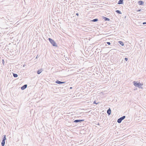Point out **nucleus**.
I'll use <instances>...</instances> for the list:
<instances>
[{"label": "nucleus", "instance_id": "f257e3e1", "mask_svg": "<svg viewBox=\"0 0 146 146\" xmlns=\"http://www.w3.org/2000/svg\"><path fill=\"white\" fill-rule=\"evenodd\" d=\"M133 84L135 86L139 88H143L142 87H141V86L143 85V83H141L140 82H138L137 81H134L133 82Z\"/></svg>", "mask_w": 146, "mask_h": 146}, {"label": "nucleus", "instance_id": "f03ea898", "mask_svg": "<svg viewBox=\"0 0 146 146\" xmlns=\"http://www.w3.org/2000/svg\"><path fill=\"white\" fill-rule=\"evenodd\" d=\"M48 39L53 46L55 47H57V46L56 43L54 40L50 38H49Z\"/></svg>", "mask_w": 146, "mask_h": 146}, {"label": "nucleus", "instance_id": "7ed1b4c3", "mask_svg": "<svg viewBox=\"0 0 146 146\" xmlns=\"http://www.w3.org/2000/svg\"><path fill=\"white\" fill-rule=\"evenodd\" d=\"M125 117V116H123L122 117H120L117 120V122L118 123H120L124 119Z\"/></svg>", "mask_w": 146, "mask_h": 146}, {"label": "nucleus", "instance_id": "20e7f679", "mask_svg": "<svg viewBox=\"0 0 146 146\" xmlns=\"http://www.w3.org/2000/svg\"><path fill=\"white\" fill-rule=\"evenodd\" d=\"M65 82H61L58 80H57L55 82L56 83L59 84H64Z\"/></svg>", "mask_w": 146, "mask_h": 146}, {"label": "nucleus", "instance_id": "39448f33", "mask_svg": "<svg viewBox=\"0 0 146 146\" xmlns=\"http://www.w3.org/2000/svg\"><path fill=\"white\" fill-rule=\"evenodd\" d=\"M84 119H76L74 120L73 122L74 123H78L81 121H84Z\"/></svg>", "mask_w": 146, "mask_h": 146}, {"label": "nucleus", "instance_id": "423d86ee", "mask_svg": "<svg viewBox=\"0 0 146 146\" xmlns=\"http://www.w3.org/2000/svg\"><path fill=\"white\" fill-rule=\"evenodd\" d=\"M27 84H25L21 87V89L22 90H25V89H26L27 88Z\"/></svg>", "mask_w": 146, "mask_h": 146}, {"label": "nucleus", "instance_id": "0eeeda50", "mask_svg": "<svg viewBox=\"0 0 146 146\" xmlns=\"http://www.w3.org/2000/svg\"><path fill=\"white\" fill-rule=\"evenodd\" d=\"M111 111V110L110 108H109L108 110L107 111V113L108 115H110Z\"/></svg>", "mask_w": 146, "mask_h": 146}, {"label": "nucleus", "instance_id": "6e6552de", "mask_svg": "<svg viewBox=\"0 0 146 146\" xmlns=\"http://www.w3.org/2000/svg\"><path fill=\"white\" fill-rule=\"evenodd\" d=\"M123 0H119L118 1L117 4H122L123 3Z\"/></svg>", "mask_w": 146, "mask_h": 146}, {"label": "nucleus", "instance_id": "1a4fd4ad", "mask_svg": "<svg viewBox=\"0 0 146 146\" xmlns=\"http://www.w3.org/2000/svg\"><path fill=\"white\" fill-rule=\"evenodd\" d=\"M103 19L105 21H109L110 20V19L104 17H103Z\"/></svg>", "mask_w": 146, "mask_h": 146}, {"label": "nucleus", "instance_id": "9d476101", "mask_svg": "<svg viewBox=\"0 0 146 146\" xmlns=\"http://www.w3.org/2000/svg\"><path fill=\"white\" fill-rule=\"evenodd\" d=\"M43 70L42 69L38 70L37 72V73L38 74H39L42 72V71Z\"/></svg>", "mask_w": 146, "mask_h": 146}, {"label": "nucleus", "instance_id": "9b49d317", "mask_svg": "<svg viewBox=\"0 0 146 146\" xmlns=\"http://www.w3.org/2000/svg\"><path fill=\"white\" fill-rule=\"evenodd\" d=\"M2 140L3 141H5L6 140V135H4L2 137Z\"/></svg>", "mask_w": 146, "mask_h": 146}, {"label": "nucleus", "instance_id": "f8f14e48", "mask_svg": "<svg viewBox=\"0 0 146 146\" xmlns=\"http://www.w3.org/2000/svg\"><path fill=\"white\" fill-rule=\"evenodd\" d=\"M138 3L140 5H142L143 4L144 2L142 1H138Z\"/></svg>", "mask_w": 146, "mask_h": 146}, {"label": "nucleus", "instance_id": "ddd939ff", "mask_svg": "<svg viewBox=\"0 0 146 146\" xmlns=\"http://www.w3.org/2000/svg\"><path fill=\"white\" fill-rule=\"evenodd\" d=\"M98 21V19L96 18V19H94L92 20H91V21L93 22H95Z\"/></svg>", "mask_w": 146, "mask_h": 146}, {"label": "nucleus", "instance_id": "4468645a", "mask_svg": "<svg viewBox=\"0 0 146 146\" xmlns=\"http://www.w3.org/2000/svg\"><path fill=\"white\" fill-rule=\"evenodd\" d=\"M1 144L2 146H4L5 144V141L2 140Z\"/></svg>", "mask_w": 146, "mask_h": 146}, {"label": "nucleus", "instance_id": "2eb2a0df", "mask_svg": "<svg viewBox=\"0 0 146 146\" xmlns=\"http://www.w3.org/2000/svg\"><path fill=\"white\" fill-rule=\"evenodd\" d=\"M118 43L120 44L121 46H123L124 45L123 43L121 41H119Z\"/></svg>", "mask_w": 146, "mask_h": 146}, {"label": "nucleus", "instance_id": "dca6fc26", "mask_svg": "<svg viewBox=\"0 0 146 146\" xmlns=\"http://www.w3.org/2000/svg\"><path fill=\"white\" fill-rule=\"evenodd\" d=\"M111 26L110 27V28L111 29H114V28H115V25H111Z\"/></svg>", "mask_w": 146, "mask_h": 146}, {"label": "nucleus", "instance_id": "f3484780", "mask_svg": "<svg viewBox=\"0 0 146 146\" xmlns=\"http://www.w3.org/2000/svg\"><path fill=\"white\" fill-rule=\"evenodd\" d=\"M115 12L118 14H121L122 13L119 10H117L115 11Z\"/></svg>", "mask_w": 146, "mask_h": 146}, {"label": "nucleus", "instance_id": "a211bd4d", "mask_svg": "<svg viewBox=\"0 0 146 146\" xmlns=\"http://www.w3.org/2000/svg\"><path fill=\"white\" fill-rule=\"evenodd\" d=\"M13 76L15 78H17L18 76L17 74L13 73Z\"/></svg>", "mask_w": 146, "mask_h": 146}, {"label": "nucleus", "instance_id": "6ab92c4d", "mask_svg": "<svg viewBox=\"0 0 146 146\" xmlns=\"http://www.w3.org/2000/svg\"><path fill=\"white\" fill-rule=\"evenodd\" d=\"M143 9H140L139 10H138L137 11H137V12H140V11L142 12V11H143Z\"/></svg>", "mask_w": 146, "mask_h": 146}, {"label": "nucleus", "instance_id": "aec40b11", "mask_svg": "<svg viewBox=\"0 0 146 146\" xmlns=\"http://www.w3.org/2000/svg\"><path fill=\"white\" fill-rule=\"evenodd\" d=\"M2 63L3 65H4V63H5V62L3 59L2 60Z\"/></svg>", "mask_w": 146, "mask_h": 146}, {"label": "nucleus", "instance_id": "412c9836", "mask_svg": "<svg viewBox=\"0 0 146 146\" xmlns=\"http://www.w3.org/2000/svg\"><path fill=\"white\" fill-rule=\"evenodd\" d=\"M106 43L109 45H110L111 44V43L110 42H107Z\"/></svg>", "mask_w": 146, "mask_h": 146}, {"label": "nucleus", "instance_id": "4be33fe9", "mask_svg": "<svg viewBox=\"0 0 146 146\" xmlns=\"http://www.w3.org/2000/svg\"><path fill=\"white\" fill-rule=\"evenodd\" d=\"M98 103H96V101H94L93 102L94 104H97Z\"/></svg>", "mask_w": 146, "mask_h": 146}, {"label": "nucleus", "instance_id": "5701e85b", "mask_svg": "<svg viewBox=\"0 0 146 146\" xmlns=\"http://www.w3.org/2000/svg\"><path fill=\"white\" fill-rule=\"evenodd\" d=\"M125 60L126 61H127L128 60V59L127 58H125Z\"/></svg>", "mask_w": 146, "mask_h": 146}, {"label": "nucleus", "instance_id": "b1692460", "mask_svg": "<svg viewBox=\"0 0 146 146\" xmlns=\"http://www.w3.org/2000/svg\"><path fill=\"white\" fill-rule=\"evenodd\" d=\"M142 24L143 25L146 24V22H143Z\"/></svg>", "mask_w": 146, "mask_h": 146}, {"label": "nucleus", "instance_id": "393cba45", "mask_svg": "<svg viewBox=\"0 0 146 146\" xmlns=\"http://www.w3.org/2000/svg\"><path fill=\"white\" fill-rule=\"evenodd\" d=\"M76 15L77 16H79V14H78V13H76Z\"/></svg>", "mask_w": 146, "mask_h": 146}, {"label": "nucleus", "instance_id": "a878e982", "mask_svg": "<svg viewBox=\"0 0 146 146\" xmlns=\"http://www.w3.org/2000/svg\"><path fill=\"white\" fill-rule=\"evenodd\" d=\"M72 87H70V89H72Z\"/></svg>", "mask_w": 146, "mask_h": 146}, {"label": "nucleus", "instance_id": "bb28decb", "mask_svg": "<svg viewBox=\"0 0 146 146\" xmlns=\"http://www.w3.org/2000/svg\"><path fill=\"white\" fill-rule=\"evenodd\" d=\"M97 125H100V124L99 123H98Z\"/></svg>", "mask_w": 146, "mask_h": 146}]
</instances>
